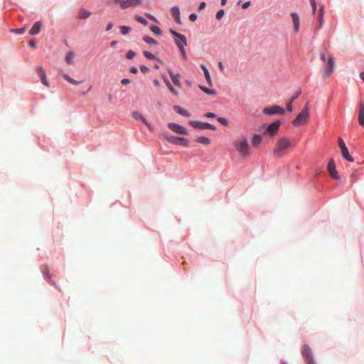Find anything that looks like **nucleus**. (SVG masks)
Segmentation results:
<instances>
[{
  "label": "nucleus",
  "mask_w": 364,
  "mask_h": 364,
  "mask_svg": "<svg viewBox=\"0 0 364 364\" xmlns=\"http://www.w3.org/2000/svg\"><path fill=\"white\" fill-rule=\"evenodd\" d=\"M309 118V107L306 104L303 110L300 112L298 116L293 120L292 124L295 127H299L306 124Z\"/></svg>",
  "instance_id": "3"
},
{
  "label": "nucleus",
  "mask_w": 364,
  "mask_h": 364,
  "mask_svg": "<svg viewBox=\"0 0 364 364\" xmlns=\"http://www.w3.org/2000/svg\"><path fill=\"white\" fill-rule=\"evenodd\" d=\"M291 146V142L287 137L279 139L273 150V156L275 158L282 157Z\"/></svg>",
  "instance_id": "1"
},
{
  "label": "nucleus",
  "mask_w": 364,
  "mask_h": 364,
  "mask_svg": "<svg viewBox=\"0 0 364 364\" xmlns=\"http://www.w3.org/2000/svg\"><path fill=\"white\" fill-rule=\"evenodd\" d=\"M218 121L220 123H221L223 125H224V126H228V121L225 118L218 117Z\"/></svg>",
  "instance_id": "40"
},
{
  "label": "nucleus",
  "mask_w": 364,
  "mask_h": 364,
  "mask_svg": "<svg viewBox=\"0 0 364 364\" xmlns=\"http://www.w3.org/2000/svg\"><path fill=\"white\" fill-rule=\"evenodd\" d=\"M29 46L31 47V48H36V42L34 40H31L29 41Z\"/></svg>",
  "instance_id": "52"
},
{
  "label": "nucleus",
  "mask_w": 364,
  "mask_h": 364,
  "mask_svg": "<svg viewBox=\"0 0 364 364\" xmlns=\"http://www.w3.org/2000/svg\"><path fill=\"white\" fill-rule=\"evenodd\" d=\"M250 1H246L242 4V9H246L250 6Z\"/></svg>",
  "instance_id": "50"
},
{
  "label": "nucleus",
  "mask_w": 364,
  "mask_h": 364,
  "mask_svg": "<svg viewBox=\"0 0 364 364\" xmlns=\"http://www.w3.org/2000/svg\"><path fill=\"white\" fill-rule=\"evenodd\" d=\"M338 145L341 151V154L344 159L350 162H353L354 161L353 158L350 155L348 148L346 146V144L343 139H338Z\"/></svg>",
  "instance_id": "7"
},
{
  "label": "nucleus",
  "mask_w": 364,
  "mask_h": 364,
  "mask_svg": "<svg viewBox=\"0 0 364 364\" xmlns=\"http://www.w3.org/2000/svg\"><path fill=\"white\" fill-rule=\"evenodd\" d=\"M122 9H134L141 5L142 0H112Z\"/></svg>",
  "instance_id": "4"
},
{
  "label": "nucleus",
  "mask_w": 364,
  "mask_h": 364,
  "mask_svg": "<svg viewBox=\"0 0 364 364\" xmlns=\"http://www.w3.org/2000/svg\"><path fill=\"white\" fill-rule=\"evenodd\" d=\"M323 16H324V7H323V6H321L319 11H318V26L316 29L317 31L321 29L323 25V23H324Z\"/></svg>",
  "instance_id": "16"
},
{
  "label": "nucleus",
  "mask_w": 364,
  "mask_h": 364,
  "mask_svg": "<svg viewBox=\"0 0 364 364\" xmlns=\"http://www.w3.org/2000/svg\"><path fill=\"white\" fill-rule=\"evenodd\" d=\"M219 66H220V68L221 70H223V63H222L221 62L219 63Z\"/></svg>",
  "instance_id": "61"
},
{
  "label": "nucleus",
  "mask_w": 364,
  "mask_h": 364,
  "mask_svg": "<svg viewBox=\"0 0 364 364\" xmlns=\"http://www.w3.org/2000/svg\"><path fill=\"white\" fill-rule=\"evenodd\" d=\"M203 73H204V75H205V78L207 81V82L210 85H212V81H211V78H210V73L207 69V68L205 67V65L202 64L200 65Z\"/></svg>",
  "instance_id": "22"
},
{
  "label": "nucleus",
  "mask_w": 364,
  "mask_h": 364,
  "mask_svg": "<svg viewBox=\"0 0 364 364\" xmlns=\"http://www.w3.org/2000/svg\"><path fill=\"white\" fill-rule=\"evenodd\" d=\"M145 124L146 126L148 127V129L150 130V131H153V127L151 125V124L149 122H148V121L146 119H143V121H142Z\"/></svg>",
  "instance_id": "41"
},
{
  "label": "nucleus",
  "mask_w": 364,
  "mask_h": 364,
  "mask_svg": "<svg viewBox=\"0 0 364 364\" xmlns=\"http://www.w3.org/2000/svg\"><path fill=\"white\" fill-rule=\"evenodd\" d=\"M311 5L312 6V9H313L314 13H315L316 10V1H314V4H311Z\"/></svg>",
  "instance_id": "55"
},
{
  "label": "nucleus",
  "mask_w": 364,
  "mask_h": 364,
  "mask_svg": "<svg viewBox=\"0 0 364 364\" xmlns=\"http://www.w3.org/2000/svg\"><path fill=\"white\" fill-rule=\"evenodd\" d=\"M196 141L198 143H200V144H203L205 145H208L210 143V140L205 136H199L196 139Z\"/></svg>",
  "instance_id": "27"
},
{
  "label": "nucleus",
  "mask_w": 364,
  "mask_h": 364,
  "mask_svg": "<svg viewBox=\"0 0 364 364\" xmlns=\"http://www.w3.org/2000/svg\"><path fill=\"white\" fill-rule=\"evenodd\" d=\"M190 125H191L193 127L198 129H209L211 130H215V127L210 123L207 122H200L198 121H190L189 122Z\"/></svg>",
  "instance_id": "9"
},
{
  "label": "nucleus",
  "mask_w": 364,
  "mask_h": 364,
  "mask_svg": "<svg viewBox=\"0 0 364 364\" xmlns=\"http://www.w3.org/2000/svg\"><path fill=\"white\" fill-rule=\"evenodd\" d=\"M200 89L208 95H215L216 91L215 90L207 88L204 86H199Z\"/></svg>",
  "instance_id": "30"
},
{
  "label": "nucleus",
  "mask_w": 364,
  "mask_h": 364,
  "mask_svg": "<svg viewBox=\"0 0 364 364\" xmlns=\"http://www.w3.org/2000/svg\"><path fill=\"white\" fill-rule=\"evenodd\" d=\"M358 122L361 126H364V102L359 104Z\"/></svg>",
  "instance_id": "18"
},
{
  "label": "nucleus",
  "mask_w": 364,
  "mask_h": 364,
  "mask_svg": "<svg viewBox=\"0 0 364 364\" xmlns=\"http://www.w3.org/2000/svg\"><path fill=\"white\" fill-rule=\"evenodd\" d=\"M144 55L148 59H150V60H158V58H156L154 55H153L152 53H151L149 51H144Z\"/></svg>",
  "instance_id": "34"
},
{
  "label": "nucleus",
  "mask_w": 364,
  "mask_h": 364,
  "mask_svg": "<svg viewBox=\"0 0 364 364\" xmlns=\"http://www.w3.org/2000/svg\"><path fill=\"white\" fill-rule=\"evenodd\" d=\"M320 58H321V59L323 61H324V60H326V55H325V54H324V53H321V54L320 55Z\"/></svg>",
  "instance_id": "56"
},
{
  "label": "nucleus",
  "mask_w": 364,
  "mask_h": 364,
  "mask_svg": "<svg viewBox=\"0 0 364 364\" xmlns=\"http://www.w3.org/2000/svg\"><path fill=\"white\" fill-rule=\"evenodd\" d=\"M119 29H120V32L122 35H127V33H129L130 32V31L132 30V28L129 26H122L119 27Z\"/></svg>",
  "instance_id": "31"
},
{
  "label": "nucleus",
  "mask_w": 364,
  "mask_h": 364,
  "mask_svg": "<svg viewBox=\"0 0 364 364\" xmlns=\"http://www.w3.org/2000/svg\"><path fill=\"white\" fill-rule=\"evenodd\" d=\"M328 171L333 179H338L339 176L336 168V164L334 163V161L333 159H331L328 164Z\"/></svg>",
  "instance_id": "12"
},
{
  "label": "nucleus",
  "mask_w": 364,
  "mask_h": 364,
  "mask_svg": "<svg viewBox=\"0 0 364 364\" xmlns=\"http://www.w3.org/2000/svg\"><path fill=\"white\" fill-rule=\"evenodd\" d=\"M13 31L18 34H21V33H24L25 28H17V29H14Z\"/></svg>",
  "instance_id": "44"
},
{
  "label": "nucleus",
  "mask_w": 364,
  "mask_h": 364,
  "mask_svg": "<svg viewBox=\"0 0 364 364\" xmlns=\"http://www.w3.org/2000/svg\"><path fill=\"white\" fill-rule=\"evenodd\" d=\"M174 109L178 113L180 114L182 116H184V117H189L190 116V113L188 112V111L181 108V107L179 106H175L174 107Z\"/></svg>",
  "instance_id": "24"
},
{
  "label": "nucleus",
  "mask_w": 364,
  "mask_h": 364,
  "mask_svg": "<svg viewBox=\"0 0 364 364\" xmlns=\"http://www.w3.org/2000/svg\"><path fill=\"white\" fill-rule=\"evenodd\" d=\"M112 26H113V24L112 23H109L107 25L106 31H108L111 30Z\"/></svg>",
  "instance_id": "54"
},
{
  "label": "nucleus",
  "mask_w": 364,
  "mask_h": 364,
  "mask_svg": "<svg viewBox=\"0 0 364 364\" xmlns=\"http://www.w3.org/2000/svg\"><path fill=\"white\" fill-rule=\"evenodd\" d=\"M121 82L122 85H128L130 83V80L129 79L124 78L122 80Z\"/></svg>",
  "instance_id": "51"
},
{
  "label": "nucleus",
  "mask_w": 364,
  "mask_h": 364,
  "mask_svg": "<svg viewBox=\"0 0 364 364\" xmlns=\"http://www.w3.org/2000/svg\"><path fill=\"white\" fill-rule=\"evenodd\" d=\"M310 1H311V4H314L315 0H310Z\"/></svg>",
  "instance_id": "62"
},
{
  "label": "nucleus",
  "mask_w": 364,
  "mask_h": 364,
  "mask_svg": "<svg viewBox=\"0 0 364 364\" xmlns=\"http://www.w3.org/2000/svg\"><path fill=\"white\" fill-rule=\"evenodd\" d=\"M181 53V55L184 60H187V55L185 50V47H183L182 45L180 46V48H178Z\"/></svg>",
  "instance_id": "37"
},
{
  "label": "nucleus",
  "mask_w": 364,
  "mask_h": 364,
  "mask_svg": "<svg viewBox=\"0 0 364 364\" xmlns=\"http://www.w3.org/2000/svg\"><path fill=\"white\" fill-rule=\"evenodd\" d=\"M171 13H172V16L175 18L176 21L177 23H180L181 18H180V9H179V8L178 6H173L171 9Z\"/></svg>",
  "instance_id": "21"
},
{
  "label": "nucleus",
  "mask_w": 364,
  "mask_h": 364,
  "mask_svg": "<svg viewBox=\"0 0 364 364\" xmlns=\"http://www.w3.org/2000/svg\"><path fill=\"white\" fill-rule=\"evenodd\" d=\"M150 30L156 35H161V33L160 28L155 26H151Z\"/></svg>",
  "instance_id": "36"
},
{
  "label": "nucleus",
  "mask_w": 364,
  "mask_h": 364,
  "mask_svg": "<svg viewBox=\"0 0 364 364\" xmlns=\"http://www.w3.org/2000/svg\"><path fill=\"white\" fill-rule=\"evenodd\" d=\"M291 17H292L294 31L297 33L299 31V26H300L299 16L297 14L292 13Z\"/></svg>",
  "instance_id": "19"
},
{
  "label": "nucleus",
  "mask_w": 364,
  "mask_h": 364,
  "mask_svg": "<svg viewBox=\"0 0 364 364\" xmlns=\"http://www.w3.org/2000/svg\"><path fill=\"white\" fill-rule=\"evenodd\" d=\"M205 3L203 1V2L200 3V4L198 6V10L201 11L203 9H205Z\"/></svg>",
  "instance_id": "49"
},
{
  "label": "nucleus",
  "mask_w": 364,
  "mask_h": 364,
  "mask_svg": "<svg viewBox=\"0 0 364 364\" xmlns=\"http://www.w3.org/2000/svg\"><path fill=\"white\" fill-rule=\"evenodd\" d=\"M145 16L149 18L150 20L153 21L154 22H157V19L156 18L155 16H154L153 15L150 14H146Z\"/></svg>",
  "instance_id": "43"
},
{
  "label": "nucleus",
  "mask_w": 364,
  "mask_h": 364,
  "mask_svg": "<svg viewBox=\"0 0 364 364\" xmlns=\"http://www.w3.org/2000/svg\"><path fill=\"white\" fill-rule=\"evenodd\" d=\"M302 355L305 358L306 364H315L309 346L304 345L302 347Z\"/></svg>",
  "instance_id": "10"
},
{
  "label": "nucleus",
  "mask_w": 364,
  "mask_h": 364,
  "mask_svg": "<svg viewBox=\"0 0 364 364\" xmlns=\"http://www.w3.org/2000/svg\"><path fill=\"white\" fill-rule=\"evenodd\" d=\"M74 53L73 51H69L65 56V61L68 64L70 65L73 63L74 58Z\"/></svg>",
  "instance_id": "28"
},
{
  "label": "nucleus",
  "mask_w": 364,
  "mask_h": 364,
  "mask_svg": "<svg viewBox=\"0 0 364 364\" xmlns=\"http://www.w3.org/2000/svg\"><path fill=\"white\" fill-rule=\"evenodd\" d=\"M189 19L191 21H195L197 19V15L196 14H191L189 16Z\"/></svg>",
  "instance_id": "46"
},
{
  "label": "nucleus",
  "mask_w": 364,
  "mask_h": 364,
  "mask_svg": "<svg viewBox=\"0 0 364 364\" xmlns=\"http://www.w3.org/2000/svg\"><path fill=\"white\" fill-rule=\"evenodd\" d=\"M63 78L67 80L68 82L73 84V85H77L80 84V82L78 81H76L75 80L71 78L70 76H68V75L66 74H63Z\"/></svg>",
  "instance_id": "29"
},
{
  "label": "nucleus",
  "mask_w": 364,
  "mask_h": 364,
  "mask_svg": "<svg viewBox=\"0 0 364 364\" xmlns=\"http://www.w3.org/2000/svg\"><path fill=\"white\" fill-rule=\"evenodd\" d=\"M235 149L243 157L250 156L249 144L245 138H240L234 143Z\"/></svg>",
  "instance_id": "2"
},
{
  "label": "nucleus",
  "mask_w": 364,
  "mask_h": 364,
  "mask_svg": "<svg viewBox=\"0 0 364 364\" xmlns=\"http://www.w3.org/2000/svg\"><path fill=\"white\" fill-rule=\"evenodd\" d=\"M37 74L39 75L41 80V82L46 87H49V83L47 80L46 74L44 69L42 67H38Z\"/></svg>",
  "instance_id": "14"
},
{
  "label": "nucleus",
  "mask_w": 364,
  "mask_h": 364,
  "mask_svg": "<svg viewBox=\"0 0 364 364\" xmlns=\"http://www.w3.org/2000/svg\"><path fill=\"white\" fill-rule=\"evenodd\" d=\"M154 85H156V86H159V85H160V84H159V82L157 80H155L154 81Z\"/></svg>",
  "instance_id": "60"
},
{
  "label": "nucleus",
  "mask_w": 364,
  "mask_h": 364,
  "mask_svg": "<svg viewBox=\"0 0 364 364\" xmlns=\"http://www.w3.org/2000/svg\"><path fill=\"white\" fill-rule=\"evenodd\" d=\"M140 70H141V73H146L149 71V68L145 65H141Z\"/></svg>",
  "instance_id": "45"
},
{
  "label": "nucleus",
  "mask_w": 364,
  "mask_h": 364,
  "mask_svg": "<svg viewBox=\"0 0 364 364\" xmlns=\"http://www.w3.org/2000/svg\"><path fill=\"white\" fill-rule=\"evenodd\" d=\"M165 138L168 142L173 144H181L184 146H188V141L185 138L174 136H166Z\"/></svg>",
  "instance_id": "8"
},
{
  "label": "nucleus",
  "mask_w": 364,
  "mask_h": 364,
  "mask_svg": "<svg viewBox=\"0 0 364 364\" xmlns=\"http://www.w3.org/2000/svg\"><path fill=\"white\" fill-rule=\"evenodd\" d=\"M205 116L208 118H215L216 117V115L215 114L213 113V112H208L206 113Z\"/></svg>",
  "instance_id": "48"
},
{
  "label": "nucleus",
  "mask_w": 364,
  "mask_h": 364,
  "mask_svg": "<svg viewBox=\"0 0 364 364\" xmlns=\"http://www.w3.org/2000/svg\"><path fill=\"white\" fill-rule=\"evenodd\" d=\"M225 15V11L223 9L219 10L216 14V18L220 20Z\"/></svg>",
  "instance_id": "38"
},
{
  "label": "nucleus",
  "mask_w": 364,
  "mask_h": 364,
  "mask_svg": "<svg viewBox=\"0 0 364 364\" xmlns=\"http://www.w3.org/2000/svg\"><path fill=\"white\" fill-rule=\"evenodd\" d=\"M327 63L328 68H326L324 74L326 75V77H328L333 72L335 68L333 58L332 56L330 55L328 57Z\"/></svg>",
  "instance_id": "13"
},
{
  "label": "nucleus",
  "mask_w": 364,
  "mask_h": 364,
  "mask_svg": "<svg viewBox=\"0 0 364 364\" xmlns=\"http://www.w3.org/2000/svg\"><path fill=\"white\" fill-rule=\"evenodd\" d=\"M132 116L134 117V119L138 120V119H140L141 121H143V119H145L139 112L137 111H135L133 112L132 114Z\"/></svg>",
  "instance_id": "35"
},
{
  "label": "nucleus",
  "mask_w": 364,
  "mask_h": 364,
  "mask_svg": "<svg viewBox=\"0 0 364 364\" xmlns=\"http://www.w3.org/2000/svg\"><path fill=\"white\" fill-rule=\"evenodd\" d=\"M91 12L85 10V9H80L78 13V18L80 19H85L90 16Z\"/></svg>",
  "instance_id": "23"
},
{
  "label": "nucleus",
  "mask_w": 364,
  "mask_h": 364,
  "mask_svg": "<svg viewBox=\"0 0 364 364\" xmlns=\"http://www.w3.org/2000/svg\"><path fill=\"white\" fill-rule=\"evenodd\" d=\"M41 23L40 21H37L36 22L33 26H32V28L30 29L29 31V33L31 35H37L40 31H41Z\"/></svg>",
  "instance_id": "20"
},
{
  "label": "nucleus",
  "mask_w": 364,
  "mask_h": 364,
  "mask_svg": "<svg viewBox=\"0 0 364 364\" xmlns=\"http://www.w3.org/2000/svg\"><path fill=\"white\" fill-rule=\"evenodd\" d=\"M117 41H112V42L110 43V46H111L112 47H114L115 45H117Z\"/></svg>",
  "instance_id": "57"
},
{
  "label": "nucleus",
  "mask_w": 364,
  "mask_h": 364,
  "mask_svg": "<svg viewBox=\"0 0 364 364\" xmlns=\"http://www.w3.org/2000/svg\"><path fill=\"white\" fill-rule=\"evenodd\" d=\"M130 72H131L132 73H133V74H136V73H137L138 70H137V68H135V67H132V68L130 69Z\"/></svg>",
  "instance_id": "53"
},
{
  "label": "nucleus",
  "mask_w": 364,
  "mask_h": 364,
  "mask_svg": "<svg viewBox=\"0 0 364 364\" xmlns=\"http://www.w3.org/2000/svg\"><path fill=\"white\" fill-rule=\"evenodd\" d=\"M170 33L176 38L174 42L178 48H180L181 45L183 47L187 46V40L185 36L177 33L173 29H170Z\"/></svg>",
  "instance_id": "6"
},
{
  "label": "nucleus",
  "mask_w": 364,
  "mask_h": 364,
  "mask_svg": "<svg viewBox=\"0 0 364 364\" xmlns=\"http://www.w3.org/2000/svg\"><path fill=\"white\" fill-rule=\"evenodd\" d=\"M135 19L138 22L141 23V24H143L144 26H146L148 24L147 21L144 18H143V17H141L140 16H135Z\"/></svg>",
  "instance_id": "33"
},
{
  "label": "nucleus",
  "mask_w": 364,
  "mask_h": 364,
  "mask_svg": "<svg viewBox=\"0 0 364 364\" xmlns=\"http://www.w3.org/2000/svg\"><path fill=\"white\" fill-rule=\"evenodd\" d=\"M168 73L170 75V77L171 78V80L173 82V83L178 87H181V82H180V75L179 74H174L173 73V71L171 70H168Z\"/></svg>",
  "instance_id": "17"
},
{
  "label": "nucleus",
  "mask_w": 364,
  "mask_h": 364,
  "mask_svg": "<svg viewBox=\"0 0 364 364\" xmlns=\"http://www.w3.org/2000/svg\"><path fill=\"white\" fill-rule=\"evenodd\" d=\"M292 100H290L287 103V109L289 112L292 111Z\"/></svg>",
  "instance_id": "42"
},
{
  "label": "nucleus",
  "mask_w": 364,
  "mask_h": 364,
  "mask_svg": "<svg viewBox=\"0 0 364 364\" xmlns=\"http://www.w3.org/2000/svg\"><path fill=\"white\" fill-rule=\"evenodd\" d=\"M164 82L166 84V85L167 86V87L168 88V90H170V92L177 96L178 95V92L174 89V87L171 85V84L170 83L169 80L166 78L164 79Z\"/></svg>",
  "instance_id": "26"
},
{
  "label": "nucleus",
  "mask_w": 364,
  "mask_h": 364,
  "mask_svg": "<svg viewBox=\"0 0 364 364\" xmlns=\"http://www.w3.org/2000/svg\"><path fill=\"white\" fill-rule=\"evenodd\" d=\"M226 3H227V0H221L220 5L223 6L226 4Z\"/></svg>",
  "instance_id": "58"
},
{
  "label": "nucleus",
  "mask_w": 364,
  "mask_h": 364,
  "mask_svg": "<svg viewBox=\"0 0 364 364\" xmlns=\"http://www.w3.org/2000/svg\"><path fill=\"white\" fill-rule=\"evenodd\" d=\"M144 41L149 43V44H155L156 45L157 44V41L156 40H154L153 38L151 37H149V36H145L144 37Z\"/></svg>",
  "instance_id": "32"
},
{
  "label": "nucleus",
  "mask_w": 364,
  "mask_h": 364,
  "mask_svg": "<svg viewBox=\"0 0 364 364\" xmlns=\"http://www.w3.org/2000/svg\"><path fill=\"white\" fill-rule=\"evenodd\" d=\"M280 122L277 121L269 124L267 128V132L270 135H274L279 130Z\"/></svg>",
  "instance_id": "15"
},
{
  "label": "nucleus",
  "mask_w": 364,
  "mask_h": 364,
  "mask_svg": "<svg viewBox=\"0 0 364 364\" xmlns=\"http://www.w3.org/2000/svg\"><path fill=\"white\" fill-rule=\"evenodd\" d=\"M136 55V53L133 50H129L127 52L126 57L127 59H132Z\"/></svg>",
  "instance_id": "39"
},
{
  "label": "nucleus",
  "mask_w": 364,
  "mask_h": 364,
  "mask_svg": "<svg viewBox=\"0 0 364 364\" xmlns=\"http://www.w3.org/2000/svg\"><path fill=\"white\" fill-rule=\"evenodd\" d=\"M168 127L173 132L179 134L186 135L188 134L186 129L178 124L169 123L168 124Z\"/></svg>",
  "instance_id": "11"
},
{
  "label": "nucleus",
  "mask_w": 364,
  "mask_h": 364,
  "mask_svg": "<svg viewBox=\"0 0 364 364\" xmlns=\"http://www.w3.org/2000/svg\"><path fill=\"white\" fill-rule=\"evenodd\" d=\"M284 112V109L279 105L266 107L263 109V113L267 115L283 114Z\"/></svg>",
  "instance_id": "5"
},
{
  "label": "nucleus",
  "mask_w": 364,
  "mask_h": 364,
  "mask_svg": "<svg viewBox=\"0 0 364 364\" xmlns=\"http://www.w3.org/2000/svg\"><path fill=\"white\" fill-rule=\"evenodd\" d=\"M360 76L362 80L364 82V72L360 73Z\"/></svg>",
  "instance_id": "59"
},
{
  "label": "nucleus",
  "mask_w": 364,
  "mask_h": 364,
  "mask_svg": "<svg viewBox=\"0 0 364 364\" xmlns=\"http://www.w3.org/2000/svg\"><path fill=\"white\" fill-rule=\"evenodd\" d=\"M301 90L298 91L291 99L290 100H292L294 102L301 94Z\"/></svg>",
  "instance_id": "47"
},
{
  "label": "nucleus",
  "mask_w": 364,
  "mask_h": 364,
  "mask_svg": "<svg viewBox=\"0 0 364 364\" xmlns=\"http://www.w3.org/2000/svg\"><path fill=\"white\" fill-rule=\"evenodd\" d=\"M262 141V136L259 134H254L252 139V144L254 146H258Z\"/></svg>",
  "instance_id": "25"
}]
</instances>
